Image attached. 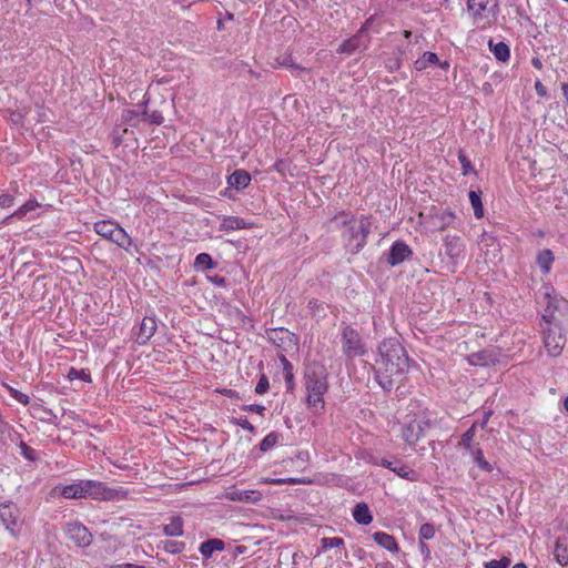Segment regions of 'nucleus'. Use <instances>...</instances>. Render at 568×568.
Masks as SVG:
<instances>
[{
	"label": "nucleus",
	"instance_id": "9d476101",
	"mask_svg": "<svg viewBox=\"0 0 568 568\" xmlns=\"http://www.w3.org/2000/svg\"><path fill=\"white\" fill-rule=\"evenodd\" d=\"M413 256V250L403 241H395L387 253L386 263L394 267Z\"/></svg>",
	"mask_w": 568,
	"mask_h": 568
},
{
	"label": "nucleus",
	"instance_id": "f257e3e1",
	"mask_svg": "<svg viewBox=\"0 0 568 568\" xmlns=\"http://www.w3.org/2000/svg\"><path fill=\"white\" fill-rule=\"evenodd\" d=\"M378 358L373 366L374 378L386 393L392 392L395 378L402 381L410 359L405 347L396 338H385L378 345Z\"/></svg>",
	"mask_w": 568,
	"mask_h": 568
},
{
	"label": "nucleus",
	"instance_id": "c9c22d12",
	"mask_svg": "<svg viewBox=\"0 0 568 568\" xmlns=\"http://www.w3.org/2000/svg\"><path fill=\"white\" fill-rule=\"evenodd\" d=\"M554 556L556 561L561 566L568 565V545L558 539L555 545Z\"/></svg>",
	"mask_w": 568,
	"mask_h": 568
},
{
	"label": "nucleus",
	"instance_id": "7c9ffc66",
	"mask_svg": "<svg viewBox=\"0 0 568 568\" xmlns=\"http://www.w3.org/2000/svg\"><path fill=\"white\" fill-rule=\"evenodd\" d=\"M110 241L125 250L132 243L131 237L128 235V233L124 231V229H122L119 224H118L116 229L113 231V234H112V237L110 239Z\"/></svg>",
	"mask_w": 568,
	"mask_h": 568
},
{
	"label": "nucleus",
	"instance_id": "864d4df0",
	"mask_svg": "<svg viewBox=\"0 0 568 568\" xmlns=\"http://www.w3.org/2000/svg\"><path fill=\"white\" fill-rule=\"evenodd\" d=\"M511 560L508 557H503L499 560L493 559L485 562V568H508Z\"/></svg>",
	"mask_w": 568,
	"mask_h": 568
},
{
	"label": "nucleus",
	"instance_id": "3c124183",
	"mask_svg": "<svg viewBox=\"0 0 568 568\" xmlns=\"http://www.w3.org/2000/svg\"><path fill=\"white\" fill-rule=\"evenodd\" d=\"M20 454L29 462H36L38 459L37 452L27 445L23 440L19 444Z\"/></svg>",
	"mask_w": 568,
	"mask_h": 568
},
{
	"label": "nucleus",
	"instance_id": "423d86ee",
	"mask_svg": "<svg viewBox=\"0 0 568 568\" xmlns=\"http://www.w3.org/2000/svg\"><path fill=\"white\" fill-rule=\"evenodd\" d=\"M342 349L348 359L363 356L366 353L361 334L351 325H346L342 331Z\"/></svg>",
	"mask_w": 568,
	"mask_h": 568
},
{
	"label": "nucleus",
	"instance_id": "72a5a7b5",
	"mask_svg": "<svg viewBox=\"0 0 568 568\" xmlns=\"http://www.w3.org/2000/svg\"><path fill=\"white\" fill-rule=\"evenodd\" d=\"M306 403L307 407L315 414H322L325 409L324 395H314V393H307Z\"/></svg>",
	"mask_w": 568,
	"mask_h": 568
},
{
	"label": "nucleus",
	"instance_id": "39448f33",
	"mask_svg": "<svg viewBox=\"0 0 568 568\" xmlns=\"http://www.w3.org/2000/svg\"><path fill=\"white\" fill-rule=\"evenodd\" d=\"M0 521L12 537L18 538L23 519L21 510L16 503L7 500L0 504Z\"/></svg>",
	"mask_w": 568,
	"mask_h": 568
},
{
	"label": "nucleus",
	"instance_id": "37998d69",
	"mask_svg": "<svg viewBox=\"0 0 568 568\" xmlns=\"http://www.w3.org/2000/svg\"><path fill=\"white\" fill-rule=\"evenodd\" d=\"M435 526L430 523H425L420 526L418 531V541H426L433 539L435 536Z\"/></svg>",
	"mask_w": 568,
	"mask_h": 568
},
{
	"label": "nucleus",
	"instance_id": "a211bd4d",
	"mask_svg": "<svg viewBox=\"0 0 568 568\" xmlns=\"http://www.w3.org/2000/svg\"><path fill=\"white\" fill-rule=\"evenodd\" d=\"M227 499L232 501L240 503H251L256 504L262 499V493L260 490H242V489H233L227 493Z\"/></svg>",
	"mask_w": 568,
	"mask_h": 568
},
{
	"label": "nucleus",
	"instance_id": "f03ea898",
	"mask_svg": "<svg viewBox=\"0 0 568 568\" xmlns=\"http://www.w3.org/2000/svg\"><path fill=\"white\" fill-rule=\"evenodd\" d=\"M61 495L68 499L92 498L111 501L124 499L126 491L122 487L111 488L102 481L87 479L62 487Z\"/></svg>",
	"mask_w": 568,
	"mask_h": 568
},
{
	"label": "nucleus",
	"instance_id": "6ab92c4d",
	"mask_svg": "<svg viewBox=\"0 0 568 568\" xmlns=\"http://www.w3.org/2000/svg\"><path fill=\"white\" fill-rule=\"evenodd\" d=\"M251 180V174L247 171L237 169L227 176V184L236 191H243L250 185Z\"/></svg>",
	"mask_w": 568,
	"mask_h": 568
},
{
	"label": "nucleus",
	"instance_id": "6e6d98bb",
	"mask_svg": "<svg viewBox=\"0 0 568 568\" xmlns=\"http://www.w3.org/2000/svg\"><path fill=\"white\" fill-rule=\"evenodd\" d=\"M270 388V382L266 375H261L256 386H255V393L258 395L265 394Z\"/></svg>",
	"mask_w": 568,
	"mask_h": 568
},
{
	"label": "nucleus",
	"instance_id": "58836bf2",
	"mask_svg": "<svg viewBox=\"0 0 568 568\" xmlns=\"http://www.w3.org/2000/svg\"><path fill=\"white\" fill-rule=\"evenodd\" d=\"M473 458H474V462L477 464V466L484 470V471H487V473H490L493 470V466L491 464H489L485 457H484V453L481 450L480 447L476 446L475 449H471L470 452Z\"/></svg>",
	"mask_w": 568,
	"mask_h": 568
},
{
	"label": "nucleus",
	"instance_id": "a18cd8bd",
	"mask_svg": "<svg viewBox=\"0 0 568 568\" xmlns=\"http://www.w3.org/2000/svg\"><path fill=\"white\" fill-rule=\"evenodd\" d=\"M185 548V542L175 540H164L163 549L172 555L181 554Z\"/></svg>",
	"mask_w": 568,
	"mask_h": 568
},
{
	"label": "nucleus",
	"instance_id": "052dcab7",
	"mask_svg": "<svg viewBox=\"0 0 568 568\" xmlns=\"http://www.w3.org/2000/svg\"><path fill=\"white\" fill-rule=\"evenodd\" d=\"M242 410L250 412V413H256V414L263 416L266 408H265V406L260 405V404H250V405H243Z\"/></svg>",
	"mask_w": 568,
	"mask_h": 568
},
{
	"label": "nucleus",
	"instance_id": "1a4fd4ad",
	"mask_svg": "<svg viewBox=\"0 0 568 568\" xmlns=\"http://www.w3.org/2000/svg\"><path fill=\"white\" fill-rule=\"evenodd\" d=\"M565 343L566 336L555 328V326L550 325V327L544 332V344L549 355H560Z\"/></svg>",
	"mask_w": 568,
	"mask_h": 568
},
{
	"label": "nucleus",
	"instance_id": "2eb2a0df",
	"mask_svg": "<svg viewBox=\"0 0 568 568\" xmlns=\"http://www.w3.org/2000/svg\"><path fill=\"white\" fill-rule=\"evenodd\" d=\"M156 327L155 317L145 316L140 324V328L136 334V343L139 345H145L154 335Z\"/></svg>",
	"mask_w": 568,
	"mask_h": 568
},
{
	"label": "nucleus",
	"instance_id": "b1692460",
	"mask_svg": "<svg viewBox=\"0 0 568 568\" xmlns=\"http://www.w3.org/2000/svg\"><path fill=\"white\" fill-rule=\"evenodd\" d=\"M225 548V542L220 538H210L203 541L199 551L203 556V558H211L215 551H222Z\"/></svg>",
	"mask_w": 568,
	"mask_h": 568
},
{
	"label": "nucleus",
	"instance_id": "f704fd0d",
	"mask_svg": "<svg viewBox=\"0 0 568 568\" xmlns=\"http://www.w3.org/2000/svg\"><path fill=\"white\" fill-rule=\"evenodd\" d=\"M118 224L111 221H99L94 223V231L102 237L110 241Z\"/></svg>",
	"mask_w": 568,
	"mask_h": 568
},
{
	"label": "nucleus",
	"instance_id": "e433bc0d",
	"mask_svg": "<svg viewBox=\"0 0 568 568\" xmlns=\"http://www.w3.org/2000/svg\"><path fill=\"white\" fill-rule=\"evenodd\" d=\"M470 204L474 209V214L477 219H481L484 216V206L481 202V192L480 191H470L468 194Z\"/></svg>",
	"mask_w": 568,
	"mask_h": 568
},
{
	"label": "nucleus",
	"instance_id": "c756f323",
	"mask_svg": "<svg viewBox=\"0 0 568 568\" xmlns=\"http://www.w3.org/2000/svg\"><path fill=\"white\" fill-rule=\"evenodd\" d=\"M216 266L217 262L213 261L209 253H200L195 257L194 267L197 271L214 270Z\"/></svg>",
	"mask_w": 568,
	"mask_h": 568
},
{
	"label": "nucleus",
	"instance_id": "69168bd1",
	"mask_svg": "<svg viewBox=\"0 0 568 568\" xmlns=\"http://www.w3.org/2000/svg\"><path fill=\"white\" fill-rule=\"evenodd\" d=\"M535 91L538 97L545 98L548 95L547 88L539 80L535 82Z\"/></svg>",
	"mask_w": 568,
	"mask_h": 568
},
{
	"label": "nucleus",
	"instance_id": "2f4dec72",
	"mask_svg": "<svg viewBox=\"0 0 568 568\" xmlns=\"http://www.w3.org/2000/svg\"><path fill=\"white\" fill-rule=\"evenodd\" d=\"M439 63V58L436 53L426 51L423 53L422 58L417 59L414 62V67L417 71L425 70L429 64Z\"/></svg>",
	"mask_w": 568,
	"mask_h": 568
},
{
	"label": "nucleus",
	"instance_id": "4c0bfd02",
	"mask_svg": "<svg viewBox=\"0 0 568 568\" xmlns=\"http://www.w3.org/2000/svg\"><path fill=\"white\" fill-rule=\"evenodd\" d=\"M282 435L276 432H271L267 434L260 443L258 449L262 453H266L270 449H272L274 446H276L281 439Z\"/></svg>",
	"mask_w": 568,
	"mask_h": 568
},
{
	"label": "nucleus",
	"instance_id": "de8ad7c7",
	"mask_svg": "<svg viewBox=\"0 0 568 568\" xmlns=\"http://www.w3.org/2000/svg\"><path fill=\"white\" fill-rule=\"evenodd\" d=\"M458 160L462 165V171H463L464 175H468V174L475 172V169H474L470 160L467 158V155L465 154V152L463 150H460L458 152Z\"/></svg>",
	"mask_w": 568,
	"mask_h": 568
},
{
	"label": "nucleus",
	"instance_id": "cd10ccee",
	"mask_svg": "<svg viewBox=\"0 0 568 568\" xmlns=\"http://www.w3.org/2000/svg\"><path fill=\"white\" fill-rule=\"evenodd\" d=\"M542 318L545 322H547L549 325L555 326L561 334L565 336L568 335V316L565 315L564 317L558 316L557 314H548L542 315Z\"/></svg>",
	"mask_w": 568,
	"mask_h": 568
},
{
	"label": "nucleus",
	"instance_id": "4d7b16f0",
	"mask_svg": "<svg viewBox=\"0 0 568 568\" xmlns=\"http://www.w3.org/2000/svg\"><path fill=\"white\" fill-rule=\"evenodd\" d=\"M271 483L275 484V485H283V484L297 485V484H308L311 481L306 480L304 478H293V477H290V478L273 479V480H271Z\"/></svg>",
	"mask_w": 568,
	"mask_h": 568
},
{
	"label": "nucleus",
	"instance_id": "a878e982",
	"mask_svg": "<svg viewBox=\"0 0 568 568\" xmlns=\"http://www.w3.org/2000/svg\"><path fill=\"white\" fill-rule=\"evenodd\" d=\"M184 520L181 516H172L170 523L163 526V534L169 537H180L183 535Z\"/></svg>",
	"mask_w": 568,
	"mask_h": 568
},
{
	"label": "nucleus",
	"instance_id": "ea45409f",
	"mask_svg": "<svg viewBox=\"0 0 568 568\" xmlns=\"http://www.w3.org/2000/svg\"><path fill=\"white\" fill-rule=\"evenodd\" d=\"M402 50L398 49L397 52H394L390 57L385 60V67L389 72H396L402 67Z\"/></svg>",
	"mask_w": 568,
	"mask_h": 568
},
{
	"label": "nucleus",
	"instance_id": "c85d7f7f",
	"mask_svg": "<svg viewBox=\"0 0 568 568\" xmlns=\"http://www.w3.org/2000/svg\"><path fill=\"white\" fill-rule=\"evenodd\" d=\"M555 260L554 253L549 248L541 250L537 255V264L544 274L549 273L551 264Z\"/></svg>",
	"mask_w": 568,
	"mask_h": 568
},
{
	"label": "nucleus",
	"instance_id": "13d9d810",
	"mask_svg": "<svg viewBox=\"0 0 568 568\" xmlns=\"http://www.w3.org/2000/svg\"><path fill=\"white\" fill-rule=\"evenodd\" d=\"M9 393L16 400L21 403L22 405H28L30 403V397L27 394H23L22 392L13 387H9Z\"/></svg>",
	"mask_w": 568,
	"mask_h": 568
},
{
	"label": "nucleus",
	"instance_id": "680f3d73",
	"mask_svg": "<svg viewBox=\"0 0 568 568\" xmlns=\"http://www.w3.org/2000/svg\"><path fill=\"white\" fill-rule=\"evenodd\" d=\"M209 281L214 285V286H217V287H226L227 285V280L226 277L224 276H221V275H212V276H209L207 277Z\"/></svg>",
	"mask_w": 568,
	"mask_h": 568
},
{
	"label": "nucleus",
	"instance_id": "f8f14e48",
	"mask_svg": "<svg viewBox=\"0 0 568 568\" xmlns=\"http://www.w3.org/2000/svg\"><path fill=\"white\" fill-rule=\"evenodd\" d=\"M371 43V36H362L356 32L351 38L344 40L337 48V53L352 54L355 51H364Z\"/></svg>",
	"mask_w": 568,
	"mask_h": 568
},
{
	"label": "nucleus",
	"instance_id": "412c9836",
	"mask_svg": "<svg viewBox=\"0 0 568 568\" xmlns=\"http://www.w3.org/2000/svg\"><path fill=\"white\" fill-rule=\"evenodd\" d=\"M252 227L253 223L246 222L244 219L240 216H224L220 224V230L225 232L246 230Z\"/></svg>",
	"mask_w": 568,
	"mask_h": 568
},
{
	"label": "nucleus",
	"instance_id": "393cba45",
	"mask_svg": "<svg viewBox=\"0 0 568 568\" xmlns=\"http://www.w3.org/2000/svg\"><path fill=\"white\" fill-rule=\"evenodd\" d=\"M374 541L383 547L384 549L390 551V552H398L399 546L395 539L394 536L384 532V531H376L373 534Z\"/></svg>",
	"mask_w": 568,
	"mask_h": 568
},
{
	"label": "nucleus",
	"instance_id": "6e6552de",
	"mask_svg": "<svg viewBox=\"0 0 568 568\" xmlns=\"http://www.w3.org/2000/svg\"><path fill=\"white\" fill-rule=\"evenodd\" d=\"M430 427V422L427 419H414L402 427V437L409 445L414 446L424 437L425 429Z\"/></svg>",
	"mask_w": 568,
	"mask_h": 568
},
{
	"label": "nucleus",
	"instance_id": "bb28decb",
	"mask_svg": "<svg viewBox=\"0 0 568 568\" xmlns=\"http://www.w3.org/2000/svg\"><path fill=\"white\" fill-rule=\"evenodd\" d=\"M490 51L494 53L495 58L500 62H506L510 58V48L505 42L500 41L498 43H494L493 40L488 42Z\"/></svg>",
	"mask_w": 568,
	"mask_h": 568
},
{
	"label": "nucleus",
	"instance_id": "a19ab883",
	"mask_svg": "<svg viewBox=\"0 0 568 568\" xmlns=\"http://www.w3.org/2000/svg\"><path fill=\"white\" fill-rule=\"evenodd\" d=\"M67 377L70 379V381H73V379H81L85 383H91L92 382V377H91V373L89 369H77L74 367H71L68 372V375Z\"/></svg>",
	"mask_w": 568,
	"mask_h": 568
},
{
	"label": "nucleus",
	"instance_id": "bf43d9fd",
	"mask_svg": "<svg viewBox=\"0 0 568 568\" xmlns=\"http://www.w3.org/2000/svg\"><path fill=\"white\" fill-rule=\"evenodd\" d=\"M281 64L285 68H290L292 70H297V71H306L305 68L301 67L300 64L295 63L292 55H286L283 58Z\"/></svg>",
	"mask_w": 568,
	"mask_h": 568
},
{
	"label": "nucleus",
	"instance_id": "09e8293b",
	"mask_svg": "<svg viewBox=\"0 0 568 568\" xmlns=\"http://www.w3.org/2000/svg\"><path fill=\"white\" fill-rule=\"evenodd\" d=\"M321 544H322L323 550H328L332 548H338V547L344 546V539L341 537H333V538L324 537V538H322Z\"/></svg>",
	"mask_w": 568,
	"mask_h": 568
},
{
	"label": "nucleus",
	"instance_id": "9b49d317",
	"mask_svg": "<svg viewBox=\"0 0 568 568\" xmlns=\"http://www.w3.org/2000/svg\"><path fill=\"white\" fill-rule=\"evenodd\" d=\"M65 534L79 547H87L92 542L89 529L80 523H70L65 527Z\"/></svg>",
	"mask_w": 568,
	"mask_h": 568
},
{
	"label": "nucleus",
	"instance_id": "79ce46f5",
	"mask_svg": "<svg viewBox=\"0 0 568 568\" xmlns=\"http://www.w3.org/2000/svg\"><path fill=\"white\" fill-rule=\"evenodd\" d=\"M475 428L476 426L473 425L470 428H468L460 438L459 445L463 446L466 450L469 453L471 449H475L476 447L473 445L474 436H475Z\"/></svg>",
	"mask_w": 568,
	"mask_h": 568
},
{
	"label": "nucleus",
	"instance_id": "5fc2aeb1",
	"mask_svg": "<svg viewBox=\"0 0 568 568\" xmlns=\"http://www.w3.org/2000/svg\"><path fill=\"white\" fill-rule=\"evenodd\" d=\"M232 423L242 427L243 429L254 434L256 432V428L254 425H252L248 419L246 417H239V418H233L232 419Z\"/></svg>",
	"mask_w": 568,
	"mask_h": 568
},
{
	"label": "nucleus",
	"instance_id": "774afa93",
	"mask_svg": "<svg viewBox=\"0 0 568 568\" xmlns=\"http://www.w3.org/2000/svg\"><path fill=\"white\" fill-rule=\"evenodd\" d=\"M246 550H247L246 546L237 545V546H235V548L233 550V556L236 557L239 555L245 554Z\"/></svg>",
	"mask_w": 568,
	"mask_h": 568
},
{
	"label": "nucleus",
	"instance_id": "473e14b6",
	"mask_svg": "<svg viewBox=\"0 0 568 568\" xmlns=\"http://www.w3.org/2000/svg\"><path fill=\"white\" fill-rule=\"evenodd\" d=\"M281 362L283 364V374L284 381L286 384V390L292 392L294 389V374H293V365L292 363L284 356H281Z\"/></svg>",
	"mask_w": 568,
	"mask_h": 568
},
{
	"label": "nucleus",
	"instance_id": "dca6fc26",
	"mask_svg": "<svg viewBox=\"0 0 568 568\" xmlns=\"http://www.w3.org/2000/svg\"><path fill=\"white\" fill-rule=\"evenodd\" d=\"M444 245L446 255L450 260L457 261L463 257L465 245L459 236L446 235L444 239Z\"/></svg>",
	"mask_w": 568,
	"mask_h": 568
},
{
	"label": "nucleus",
	"instance_id": "5701e85b",
	"mask_svg": "<svg viewBox=\"0 0 568 568\" xmlns=\"http://www.w3.org/2000/svg\"><path fill=\"white\" fill-rule=\"evenodd\" d=\"M296 339V335L284 327L272 328L270 332V341H272L277 346H284L287 343L291 344Z\"/></svg>",
	"mask_w": 568,
	"mask_h": 568
},
{
	"label": "nucleus",
	"instance_id": "20e7f679",
	"mask_svg": "<svg viewBox=\"0 0 568 568\" xmlns=\"http://www.w3.org/2000/svg\"><path fill=\"white\" fill-rule=\"evenodd\" d=\"M332 222H335L337 227L343 229L342 239L348 252L352 254L359 253L361 251H354V247L359 240V234L356 232L357 227L355 216L346 211H341L333 216Z\"/></svg>",
	"mask_w": 568,
	"mask_h": 568
},
{
	"label": "nucleus",
	"instance_id": "338daca9",
	"mask_svg": "<svg viewBox=\"0 0 568 568\" xmlns=\"http://www.w3.org/2000/svg\"><path fill=\"white\" fill-rule=\"evenodd\" d=\"M109 568H145V566L125 562V564L111 565Z\"/></svg>",
	"mask_w": 568,
	"mask_h": 568
},
{
	"label": "nucleus",
	"instance_id": "603ef678",
	"mask_svg": "<svg viewBox=\"0 0 568 568\" xmlns=\"http://www.w3.org/2000/svg\"><path fill=\"white\" fill-rule=\"evenodd\" d=\"M375 20L376 14H373L369 18H367L357 32L362 36H369V30H373L376 33L379 32V29L374 27Z\"/></svg>",
	"mask_w": 568,
	"mask_h": 568
},
{
	"label": "nucleus",
	"instance_id": "c03bdc74",
	"mask_svg": "<svg viewBox=\"0 0 568 568\" xmlns=\"http://www.w3.org/2000/svg\"><path fill=\"white\" fill-rule=\"evenodd\" d=\"M39 206V203L34 199L28 200L24 204H22L11 216L22 219L28 212L36 210Z\"/></svg>",
	"mask_w": 568,
	"mask_h": 568
},
{
	"label": "nucleus",
	"instance_id": "49530a36",
	"mask_svg": "<svg viewBox=\"0 0 568 568\" xmlns=\"http://www.w3.org/2000/svg\"><path fill=\"white\" fill-rule=\"evenodd\" d=\"M141 114L145 121L153 125H161L164 121V118L160 111H152L151 113H149L144 109Z\"/></svg>",
	"mask_w": 568,
	"mask_h": 568
},
{
	"label": "nucleus",
	"instance_id": "ddd939ff",
	"mask_svg": "<svg viewBox=\"0 0 568 568\" xmlns=\"http://www.w3.org/2000/svg\"><path fill=\"white\" fill-rule=\"evenodd\" d=\"M468 363L473 366H494L499 363V353L494 349H483L468 355Z\"/></svg>",
	"mask_w": 568,
	"mask_h": 568
},
{
	"label": "nucleus",
	"instance_id": "8fccbe9b",
	"mask_svg": "<svg viewBox=\"0 0 568 568\" xmlns=\"http://www.w3.org/2000/svg\"><path fill=\"white\" fill-rule=\"evenodd\" d=\"M436 220L438 221V227L440 230H444L448 225L453 223L455 220V214L452 211H444L439 215L436 216Z\"/></svg>",
	"mask_w": 568,
	"mask_h": 568
},
{
	"label": "nucleus",
	"instance_id": "e2e57ef3",
	"mask_svg": "<svg viewBox=\"0 0 568 568\" xmlns=\"http://www.w3.org/2000/svg\"><path fill=\"white\" fill-rule=\"evenodd\" d=\"M418 547H419V551H420V555H422L424 561H429L432 559V552H430L429 547L426 545V542L418 541Z\"/></svg>",
	"mask_w": 568,
	"mask_h": 568
},
{
	"label": "nucleus",
	"instance_id": "0eeeda50",
	"mask_svg": "<svg viewBox=\"0 0 568 568\" xmlns=\"http://www.w3.org/2000/svg\"><path fill=\"white\" fill-rule=\"evenodd\" d=\"M304 379L306 393H314V395H325L327 393L328 382L324 366L321 365L307 369Z\"/></svg>",
	"mask_w": 568,
	"mask_h": 568
},
{
	"label": "nucleus",
	"instance_id": "f3484780",
	"mask_svg": "<svg viewBox=\"0 0 568 568\" xmlns=\"http://www.w3.org/2000/svg\"><path fill=\"white\" fill-rule=\"evenodd\" d=\"M545 296L548 298V302L544 315L552 313L560 317L568 316V300L557 296L551 297L549 293H546Z\"/></svg>",
	"mask_w": 568,
	"mask_h": 568
},
{
	"label": "nucleus",
	"instance_id": "7ed1b4c3",
	"mask_svg": "<svg viewBox=\"0 0 568 568\" xmlns=\"http://www.w3.org/2000/svg\"><path fill=\"white\" fill-rule=\"evenodd\" d=\"M466 4L477 29L485 30L496 24L500 13L499 0H467Z\"/></svg>",
	"mask_w": 568,
	"mask_h": 568
},
{
	"label": "nucleus",
	"instance_id": "4468645a",
	"mask_svg": "<svg viewBox=\"0 0 568 568\" xmlns=\"http://www.w3.org/2000/svg\"><path fill=\"white\" fill-rule=\"evenodd\" d=\"M379 465L384 468L394 471L398 477L404 478L408 481H415L417 479V473L398 460L392 462L386 458H383Z\"/></svg>",
	"mask_w": 568,
	"mask_h": 568
},
{
	"label": "nucleus",
	"instance_id": "0e129e2a",
	"mask_svg": "<svg viewBox=\"0 0 568 568\" xmlns=\"http://www.w3.org/2000/svg\"><path fill=\"white\" fill-rule=\"evenodd\" d=\"M14 197L11 194H1L0 195V207H10L13 205Z\"/></svg>",
	"mask_w": 568,
	"mask_h": 568
},
{
	"label": "nucleus",
	"instance_id": "4be33fe9",
	"mask_svg": "<svg viewBox=\"0 0 568 568\" xmlns=\"http://www.w3.org/2000/svg\"><path fill=\"white\" fill-rule=\"evenodd\" d=\"M352 516L354 520L362 526H367L373 521V514L368 505L364 501L357 503L354 506Z\"/></svg>",
	"mask_w": 568,
	"mask_h": 568
},
{
	"label": "nucleus",
	"instance_id": "aec40b11",
	"mask_svg": "<svg viewBox=\"0 0 568 568\" xmlns=\"http://www.w3.org/2000/svg\"><path fill=\"white\" fill-rule=\"evenodd\" d=\"M356 232L359 234V240L354 247V251H362L367 243V236L371 233L372 229V216L362 215L358 220V224L356 223Z\"/></svg>",
	"mask_w": 568,
	"mask_h": 568
}]
</instances>
